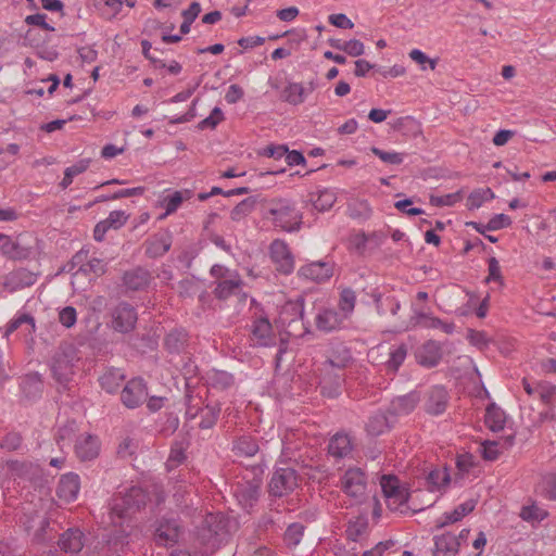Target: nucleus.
<instances>
[{"mask_svg":"<svg viewBox=\"0 0 556 556\" xmlns=\"http://www.w3.org/2000/svg\"><path fill=\"white\" fill-rule=\"evenodd\" d=\"M419 318L424 320V327L440 329L446 334H451L454 331L455 325L453 323H446L438 317L428 316L426 314H419Z\"/></svg>","mask_w":556,"mask_h":556,"instance_id":"obj_50","label":"nucleus"},{"mask_svg":"<svg viewBox=\"0 0 556 556\" xmlns=\"http://www.w3.org/2000/svg\"><path fill=\"white\" fill-rule=\"evenodd\" d=\"M138 320L136 307L126 302H121L113 313V327L119 332L131 331Z\"/></svg>","mask_w":556,"mask_h":556,"instance_id":"obj_10","label":"nucleus"},{"mask_svg":"<svg viewBox=\"0 0 556 556\" xmlns=\"http://www.w3.org/2000/svg\"><path fill=\"white\" fill-rule=\"evenodd\" d=\"M344 320L342 315L334 309H324L316 316V326L319 330L330 332L341 328Z\"/></svg>","mask_w":556,"mask_h":556,"instance_id":"obj_24","label":"nucleus"},{"mask_svg":"<svg viewBox=\"0 0 556 556\" xmlns=\"http://www.w3.org/2000/svg\"><path fill=\"white\" fill-rule=\"evenodd\" d=\"M304 530L305 527L302 523L295 522L290 525L283 534L286 545L289 547L296 546L304 535Z\"/></svg>","mask_w":556,"mask_h":556,"instance_id":"obj_47","label":"nucleus"},{"mask_svg":"<svg viewBox=\"0 0 556 556\" xmlns=\"http://www.w3.org/2000/svg\"><path fill=\"white\" fill-rule=\"evenodd\" d=\"M299 276L315 282H323L328 280L333 274V266L328 262H312L302 266Z\"/></svg>","mask_w":556,"mask_h":556,"instance_id":"obj_14","label":"nucleus"},{"mask_svg":"<svg viewBox=\"0 0 556 556\" xmlns=\"http://www.w3.org/2000/svg\"><path fill=\"white\" fill-rule=\"evenodd\" d=\"M77 312L73 306L63 307L59 312V321L66 328H71L76 324Z\"/></svg>","mask_w":556,"mask_h":556,"instance_id":"obj_62","label":"nucleus"},{"mask_svg":"<svg viewBox=\"0 0 556 556\" xmlns=\"http://www.w3.org/2000/svg\"><path fill=\"white\" fill-rule=\"evenodd\" d=\"M416 358L424 367H435L442 358V348L438 342L429 340L418 349Z\"/></svg>","mask_w":556,"mask_h":556,"instance_id":"obj_15","label":"nucleus"},{"mask_svg":"<svg viewBox=\"0 0 556 556\" xmlns=\"http://www.w3.org/2000/svg\"><path fill=\"white\" fill-rule=\"evenodd\" d=\"M510 224H511V219L508 215L496 214L489 220V223L485 225V228L489 231H494V230L506 228V227L510 226Z\"/></svg>","mask_w":556,"mask_h":556,"instance_id":"obj_63","label":"nucleus"},{"mask_svg":"<svg viewBox=\"0 0 556 556\" xmlns=\"http://www.w3.org/2000/svg\"><path fill=\"white\" fill-rule=\"evenodd\" d=\"M368 522L365 518H356L350 521L345 530L346 538L351 541H357L367 530Z\"/></svg>","mask_w":556,"mask_h":556,"instance_id":"obj_52","label":"nucleus"},{"mask_svg":"<svg viewBox=\"0 0 556 556\" xmlns=\"http://www.w3.org/2000/svg\"><path fill=\"white\" fill-rule=\"evenodd\" d=\"M260 450L255 438L243 434L237 438L232 443V451L238 456L252 457Z\"/></svg>","mask_w":556,"mask_h":556,"instance_id":"obj_28","label":"nucleus"},{"mask_svg":"<svg viewBox=\"0 0 556 556\" xmlns=\"http://www.w3.org/2000/svg\"><path fill=\"white\" fill-rule=\"evenodd\" d=\"M74 448L80 460H91L98 457L101 443L98 437L84 432L76 438Z\"/></svg>","mask_w":556,"mask_h":556,"instance_id":"obj_12","label":"nucleus"},{"mask_svg":"<svg viewBox=\"0 0 556 556\" xmlns=\"http://www.w3.org/2000/svg\"><path fill=\"white\" fill-rule=\"evenodd\" d=\"M407 355V349L405 344L392 346L389 352V358L384 363V367L389 372H396L400 366L403 364Z\"/></svg>","mask_w":556,"mask_h":556,"instance_id":"obj_35","label":"nucleus"},{"mask_svg":"<svg viewBox=\"0 0 556 556\" xmlns=\"http://www.w3.org/2000/svg\"><path fill=\"white\" fill-rule=\"evenodd\" d=\"M59 544L65 552L77 553L83 546V534L79 530H68L61 536Z\"/></svg>","mask_w":556,"mask_h":556,"instance_id":"obj_34","label":"nucleus"},{"mask_svg":"<svg viewBox=\"0 0 556 556\" xmlns=\"http://www.w3.org/2000/svg\"><path fill=\"white\" fill-rule=\"evenodd\" d=\"M301 476L290 466L277 467L268 482V493L271 497H282L293 493L300 485Z\"/></svg>","mask_w":556,"mask_h":556,"instance_id":"obj_3","label":"nucleus"},{"mask_svg":"<svg viewBox=\"0 0 556 556\" xmlns=\"http://www.w3.org/2000/svg\"><path fill=\"white\" fill-rule=\"evenodd\" d=\"M368 241L369 237L364 231L352 233L349 238V249L355 251L358 255H363Z\"/></svg>","mask_w":556,"mask_h":556,"instance_id":"obj_55","label":"nucleus"},{"mask_svg":"<svg viewBox=\"0 0 556 556\" xmlns=\"http://www.w3.org/2000/svg\"><path fill=\"white\" fill-rule=\"evenodd\" d=\"M88 167V162L81 161L73 166H70L64 172V177L60 184L62 189H66L72 182L74 177L84 173Z\"/></svg>","mask_w":556,"mask_h":556,"instance_id":"obj_53","label":"nucleus"},{"mask_svg":"<svg viewBox=\"0 0 556 556\" xmlns=\"http://www.w3.org/2000/svg\"><path fill=\"white\" fill-rule=\"evenodd\" d=\"M390 428V421L386 414L377 413L372 415L366 424V431L372 437L382 434Z\"/></svg>","mask_w":556,"mask_h":556,"instance_id":"obj_38","label":"nucleus"},{"mask_svg":"<svg viewBox=\"0 0 556 556\" xmlns=\"http://www.w3.org/2000/svg\"><path fill=\"white\" fill-rule=\"evenodd\" d=\"M223 119H224V113L218 106H216L213 109L210 116L202 119L198 124V128L201 130L214 129Z\"/></svg>","mask_w":556,"mask_h":556,"instance_id":"obj_57","label":"nucleus"},{"mask_svg":"<svg viewBox=\"0 0 556 556\" xmlns=\"http://www.w3.org/2000/svg\"><path fill=\"white\" fill-rule=\"evenodd\" d=\"M180 526L175 518H163L156 522L154 541L157 545L173 546L178 542Z\"/></svg>","mask_w":556,"mask_h":556,"instance_id":"obj_9","label":"nucleus"},{"mask_svg":"<svg viewBox=\"0 0 556 556\" xmlns=\"http://www.w3.org/2000/svg\"><path fill=\"white\" fill-rule=\"evenodd\" d=\"M186 447L181 442H175L169 451V455L166 462V467L172 470L186 460Z\"/></svg>","mask_w":556,"mask_h":556,"instance_id":"obj_45","label":"nucleus"},{"mask_svg":"<svg viewBox=\"0 0 556 556\" xmlns=\"http://www.w3.org/2000/svg\"><path fill=\"white\" fill-rule=\"evenodd\" d=\"M207 383L218 390H226L233 383V377L224 370H211L207 372Z\"/></svg>","mask_w":556,"mask_h":556,"instance_id":"obj_39","label":"nucleus"},{"mask_svg":"<svg viewBox=\"0 0 556 556\" xmlns=\"http://www.w3.org/2000/svg\"><path fill=\"white\" fill-rule=\"evenodd\" d=\"M494 198V193L490 188L486 189H478L472 191L467 200V206L469 210H475L480 207L485 201Z\"/></svg>","mask_w":556,"mask_h":556,"instance_id":"obj_49","label":"nucleus"},{"mask_svg":"<svg viewBox=\"0 0 556 556\" xmlns=\"http://www.w3.org/2000/svg\"><path fill=\"white\" fill-rule=\"evenodd\" d=\"M139 382L136 380H131L126 384V387L122 391V402L125 406L129 408H135L139 403Z\"/></svg>","mask_w":556,"mask_h":556,"instance_id":"obj_43","label":"nucleus"},{"mask_svg":"<svg viewBox=\"0 0 556 556\" xmlns=\"http://www.w3.org/2000/svg\"><path fill=\"white\" fill-rule=\"evenodd\" d=\"M139 289V270L137 268L127 270L123 274L118 292L121 295L132 298Z\"/></svg>","mask_w":556,"mask_h":556,"instance_id":"obj_31","label":"nucleus"},{"mask_svg":"<svg viewBox=\"0 0 556 556\" xmlns=\"http://www.w3.org/2000/svg\"><path fill=\"white\" fill-rule=\"evenodd\" d=\"M262 478L252 471L237 480L232 493L242 508H252L260 498Z\"/></svg>","mask_w":556,"mask_h":556,"instance_id":"obj_4","label":"nucleus"},{"mask_svg":"<svg viewBox=\"0 0 556 556\" xmlns=\"http://www.w3.org/2000/svg\"><path fill=\"white\" fill-rule=\"evenodd\" d=\"M36 326L34 318L28 314L17 315L8 326L4 336L9 337L16 330H20V334L25 339L31 338L35 332Z\"/></svg>","mask_w":556,"mask_h":556,"instance_id":"obj_23","label":"nucleus"},{"mask_svg":"<svg viewBox=\"0 0 556 556\" xmlns=\"http://www.w3.org/2000/svg\"><path fill=\"white\" fill-rule=\"evenodd\" d=\"M459 549V541L451 532L434 536L433 556H455Z\"/></svg>","mask_w":556,"mask_h":556,"instance_id":"obj_20","label":"nucleus"},{"mask_svg":"<svg viewBox=\"0 0 556 556\" xmlns=\"http://www.w3.org/2000/svg\"><path fill=\"white\" fill-rule=\"evenodd\" d=\"M409 58L414 62L419 64L422 71L427 70V66L433 71L435 70V66L438 64V59H430L425 52H422L419 49H413L409 52Z\"/></svg>","mask_w":556,"mask_h":556,"instance_id":"obj_56","label":"nucleus"},{"mask_svg":"<svg viewBox=\"0 0 556 556\" xmlns=\"http://www.w3.org/2000/svg\"><path fill=\"white\" fill-rule=\"evenodd\" d=\"M269 253L279 273L285 275L292 273L294 269V258L288 244L283 240H274L270 243Z\"/></svg>","mask_w":556,"mask_h":556,"instance_id":"obj_8","label":"nucleus"},{"mask_svg":"<svg viewBox=\"0 0 556 556\" xmlns=\"http://www.w3.org/2000/svg\"><path fill=\"white\" fill-rule=\"evenodd\" d=\"M336 200L334 192L326 189L317 194V198L313 200V205L317 211L325 212L333 206Z\"/></svg>","mask_w":556,"mask_h":556,"instance_id":"obj_51","label":"nucleus"},{"mask_svg":"<svg viewBox=\"0 0 556 556\" xmlns=\"http://www.w3.org/2000/svg\"><path fill=\"white\" fill-rule=\"evenodd\" d=\"M488 277L485 278V282L495 281L501 287L504 286V278L502 276L501 266L498 261L493 256L488 261Z\"/></svg>","mask_w":556,"mask_h":556,"instance_id":"obj_58","label":"nucleus"},{"mask_svg":"<svg viewBox=\"0 0 556 556\" xmlns=\"http://www.w3.org/2000/svg\"><path fill=\"white\" fill-rule=\"evenodd\" d=\"M376 307L379 314L383 315L390 312L392 315H396L401 308L400 302L394 296L382 298L378 295L375 298Z\"/></svg>","mask_w":556,"mask_h":556,"instance_id":"obj_48","label":"nucleus"},{"mask_svg":"<svg viewBox=\"0 0 556 556\" xmlns=\"http://www.w3.org/2000/svg\"><path fill=\"white\" fill-rule=\"evenodd\" d=\"M189 336L184 329H173L164 338V346L170 354L184 353L188 346Z\"/></svg>","mask_w":556,"mask_h":556,"instance_id":"obj_21","label":"nucleus"},{"mask_svg":"<svg viewBox=\"0 0 556 556\" xmlns=\"http://www.w3.org/2000/svg\"><path fill=\"white\" fill-rule=\"evenodd\" d=\"M418 402L419 396L414 392L399 396L391 401L388 413L392 416L409 414L414 410Z\"/></svg>","mask_w":556,"mask_h":556,"instance_id":"obj_25","label":"nucleus"},{"mask_svg":"<svg viewBox=\"0 0 556 556\" xmlns=\"http://www.w3.org/2000/svg\"><path fill=\"white\" fill-rule=\"evenodd\" d=\"M139 489L134 486L124 496H117L114 498L113 506L111 508L112 520L114 523L115 518L119 520V526L123 522L131 519L139 511Z\"/></svg>","mask_w":556,"mask_h":556,"instance_id":"obj_5","label":"nucleus"},{"mask_svg":"<svg viewBox=\"0 0 556 556\" xmlns=\"http://www.w3.org/2000/svg\"><path fill=\"white\" fill-rule=\"evenodd\" d=\"M263 198L261 195H253L242 200L238 203L230 212V218L233 222H240L250 215L255 208H258L262 213V202Z\"/></svg>","mask_w":556,"mask_h":556,"instance_id":"obj_22","label":"nucleus"},{"mask_svg":"<svg viewBox=\"0 0 556 556\" xmlns=\"http://www.w3.org/2000/svg\"><path fill=\"white\" fill-rule=\"evenodd\" d=\"M356 302L355 292L352 289H343L340 294L339 300V308L341 311V315L344 319L349 317V315L354 311Z\"/></svg>","mask_w":556,"mask_h":556,"instance_id":"obj_44","label":"nucleus"},{"mask_svg":"<svg viewBox=\"0 0 556 556\" xmlns=\"http://www.w3.org/2000/svg\"><path fill=\"white\" fill-rule=\"evenodd\" d=\"M476 504H477V501L475 500H468L466 501L465 503L458 505L457 507H455V509L451 513H445L444 514V520L443 521H439L438 525H437V528L440 529V528H443L450 523H454V522H457L459 520H462L465 516H467L468 514H470L475 507H476Z\"/></svg>","mask_w":556,"mask_h":556,"instance_id":"obj_30","label":"nucleus"},{"mask_svg":"<svg viewBox=\"0 0 556 556\" xmlns=\"http://www.w3.org/2000/svg\"><path fill=\"white\" fill-rule=\"evenodd\" d=\"M370 150L382 162L388 163V164L399 165L404 160L403 154L399 153V152H387V151H383L376 147H372Z\"/></svg>","mask_w":556,"mask_h":556,"instance_id":"obj_60","label":"nucleus"},{"mask_svg":"<svg viewBox=\"0 0 556 556\" xmlns=\"http://www.w3.org/2000/svg\"><path fill=\"white\" fill-rule=\"evenodd\" d=\"M448 403V393L444 387L435 386L431 388L426 396L425 410L433 416L445 412Z\"/></svg>","mask_w":556,"mask_h":556,"instance_id":"obj_13","label":"nucleus"},{"mask_svg":"<svg viewBox=\"0 0 556 556\" xmlns=\"http://www.w3.org/2000/svg\"><path fill=\"white\" fill-rule=\"evenodd\" d=\"M380 485L387 500V505L391 510H397L407 503L408 492L400 486L399 479L395 476L383 475Z\"/></svg>","mask_w":556,"mask_h":556,"instance_id":"obj_7","label":"nucleus"},{"mask_svg":"<svg viewBox=\"0 0 556 556\" xmlns=\"http://www.w3.org/2000/svg\"><path fill=\"white\" fill-rule=\"evenodd\" d=\"M182 201L184 197L180 191H175L174 193L167 195L164 199L165 213L161 215L160 218L176 212Z\"/></svg>","mask_w":556,"mask_h":556,"instance_id":"obj_61","label":"nucleus"},{"mask_svg":"<svg viewBox=\"0 0 556 556\" xmlns=\"http://www.w3.org/2000/svg\"><path fill=\"white\" fill-rule=\"evenodd\" d=\"M547 511L536 505L522 507L520 517L526 521H542L547 517Z\"/></svg>","mask_w":556,"mask_h":556,"instance_id":"obj_54","label":"nucleus"},{"mask_svg":"<svg viewBox=\"0 0 556 556\" xmlns=\"http://www.w3.org/2000/svg\"><path fill=\"white\" fill-rule=\"evenodd\" d=\"M146 254L150 257L164 255L172 245V237L167 231H161L146 241Z\"/></svg>","mask_w":556,"mask_h":556,"instance_id":"obj_18","label":"nucleus"},{"mask_svg":"<svg viewBox=\"0 0 556 556\" xmlns=\"http://www.w3.org/2000/svg\"><path fill=\"white\" fill-rule=\"evenodd\" d=\"M128 216L124 211H113L109 216L99 222L93 230V238L97 241H102L105 233L110 229H119L127 222Z\"/></svg>","mask_w":556,"mask_h":556,"instance_id":"obj_17","label":"nucleus"},{"mask_svg":"<svg viewBox=\"0 0 556 556\" xmlns=\"http://www.w3.org/2000/svg\"><path fill=\"white\" fill-rule=\"evenodd\" d=\"M351 451L352 442L350 437L345 433L334 434L328 444V453L337 458L345 457Z\"/></svg>","mask_w":556,"mask_h":556,"instance_id":"obj_27","label":"nucleus"},{"mask_svg":"<svg viewBox=\"0 0 556 556\" xmlns=\"http://www.w3.org/2000/svg\"><path fill=\"white\" fill-rule=\"evenodd\" d=\"M137 448L138 444L135 439L125 438L118 445L117 454L125 462L135 465L137 460Z\"/></svg>","mask_w":556,"mask_h":556,"instance_id":"obj_40","label":"nucleus"},{"mask_svg":"<svg viewBox=\"0 0 556 556\" xmlns=\"http://www.w3.org/2000/svg\"><path fill=\"white\" fill-rule=\"evenodd\" d=\"M506 422L505 412L496 404L491 403L485 409L484 424L485 426L494 431H501L504 429Z\"/></svg>","mask_w":556,"mask_h":556,"instance_id":"obj_26","label":"nucleus"},{"mask_svg":"<svg viewBox=\"0 0 556 556\" xmlns=\"http://www.w3.org/2000/svg\"><path fill=\"white\" fill-rule=\"evenodd\" d=\"M125 376L121 369H110L104 372L100 378V384L109 393L115 392L121 383L124 381Z\"/></svg>","mask_w":556,"mask_h":556,"instance_id":"obj_36","label":"nucleus"},{"mask_svg":"<svg viewBox=\"0 0 556 556\" xmlns=\"http://www.w3.org/2000/svg\"><path fill=\"white\" fill-rule=\"evenodd\" d=\"M243 285L240 275L236 271L229 275L226 279L217 281L214 289V295L219 300H226L231 295L239 292Z\"/></svg>","mask_w":556,"mask_h":556,"instance_id":"obj_19","label":"nucleus"},{"mask_svg":"<svg viewBox=\"0 0 556 556\" xmlns=\"http://www.w3.org/2000/svg\"><path fill=\"white\" fill-rule=\"evenodd\" d=\"M228 536V519L220 513L207 514L197 529V539L211 549L219 547Z\"/></svg>","mask_w":556,"mask_h":556,"instance_id":"obj_2","label":"nucleus"},{"mask_svg":"<svg viewBox=\"0 0 556 556\" xmlns=\"http://www.w3.org/2000/svg\"><path fill=\"white\" fill-rule=\"evenodd\" d=\"M250 339L255 346L275 344V333L267 317H257L252 321Z\"/></svg>","mask_w":556,"mask_h":556,"instance_id":"obj_11","label":"nucleus"},{"mask_svg":"<svg viewBox=\"0 0 556 556\" xmlns=\"http://www.w3.org/2000/svg\"><path fill=\"white\" fill-rule=\"evenodd\" d=\"M306 89L302 84L290 83L282 91V99L292 105H299L305 101Z\"/></svg>","mask_w":556,"mask_h":556,"instance_id":"obj_37","label":"nucleus"},{"mask_svg":"<svg viewBox=\"0 0 556 556\" xmlns=\"http://www.w3.org/2000/svg\"><path fill=\"white\" fill-rule=\"evenodd\" d=\"M141 48L143 55L150 60V62L154 65L155 68H165L166 63L165 60L162 58L164 52L160 50L159 48H153L152 45L147 41H141Z\"/></svg>","mask_w":556,"mask_h":556,"instance_id":"obj_41","label":"nucleus"},{"mask_svg":"<svg viewBox=\"0 0 556 556\" xmlns=\"http://www.w3.org/2000/svg\"><path fill=\"white\" fill-rule=\"evenodd\" d=\"M220 406L219 404H207L206 406L200 408V422L199 428L202 430L212 429L220 415Z\"/></svg>","mask_w":556,"mask_h":556,"instance_id":"obj_33","label":"nucleus"},{"mask_svg":"<svg viewBox=\"0 0 556 556\" xmlns=\"http://www.w3.org/2000/svg\"><path fill=\"white\" fill-rule=\"evenodd\" d=\"M462 199L460 191L444 195H431L430 203L435 206H452Z\"/></svg>","mask_w":556,"mask_h":556,"instance_id":"obj_59","label":"nucleus"},{"mask_svg":"<svg viewBox=\"0 0 556 556\" xmlns=\"http://www.w3.org/2000/svg\"><path fill=\"white\" fill-rule=\"evenodd\" d=\"M538 397L546 406H553L556 403V386L547 382H536Z\"/></svg>","mask_w":556,"mask_h":556,"instance_id":"obj_42","label":"nucleus"},{"mask_svg":"<svg viewBox=\"0 0 556 556\" xmlns=\"http://www.w3.org/2000/svg\"><path fill=\"white\" fill-rule=\"evenodd\" d=\"M364 43L357 39L344 41L343 51L351 56H359L364 53Z\"/></svg>","mask_w":556,"mask_h":556,"instance_id":"obj_64","label":"nucleus"},{"mask_svg":"<svg viewBox=\"0 0 556 556\" xmlns=\"http://www.w3.org/2000/svg\"><path fill=\"white\" fill-rule=\"evenodd\" d=\"M79 490L80 481L78 475L70 472L61 477L56 494L61 501L71 503L77 498Z\"/></svg>","mask_w":556,"mask_h":556,"instance_id":"obj_16","label":"nucleus"},{"mask_svg":"<svg viewBox=\"0 0 556 556\" xmlns=\"http://www.w3.org/2000/svg\"><path fill=\"white\" fill-rule=\"evenodd\" d=\"M94 5L103 17L110 20L121 11L123 0H97Z\"/></svg>","mask_w":556,"mask_h":556,"instance_id":"obj_46","label":"nucleus"},{"mask_svg":"<svg viewBox=\"0 0 556 556\" xmlns=\"http://www.w3.org/2000/svg\"><path fill=\"white\" fill-rule=\"evenodd\" d=\"M451 477L446 467H437L426 476L429 491H441L450 483Z\"/></svg>","mask_w":556,"mask_h":556,"instance_id":"obj_29","label":"nucleus"},{"mask_svg":"<svg viewBox=\"0 0 556 556\" xmlns=\"http://www.w3.org/2000/svg\"><path fill=\"white\" fill-rule=\"evenodd\" d=\"M352 361V355L350 350L339 344L337 348H333L331 354L327 357L324 363L325 366H329L332 368L342 369L345 368Z\"/></svg>","mask_w":556,"mask_h":556,"instance_id":"obj_32","label":"nucleus"},{"mask_svg":"<svg viewBox=\"0 0 556 556\" xmlns=\"http://www.w3.org/2000/svg\"><path fill=\"white\" fill-rule=\"evenodd\" d=\"M262 217L286 232L298 231L302 225V213L295 203L285 198H263Z\"/></svg>","mask_w":556,"mask_h":556,"instance_id":"obj_1","label":"nucleus"},{"mask_svg":"<svg viewBox=\"0 0 556 556\" xmlns=\"http://www.w3.org/2000/svg\"><path fill=\"white\" fill-rule=\"evenodd\" d=\"M366 489V475L361 468H350L341 478V490L356 502H362L365 497Z\"/></svg>","mask_w":556,"mask_h":556,"instance_id":"obj_6","label":"nucleus"}]
</instances>
